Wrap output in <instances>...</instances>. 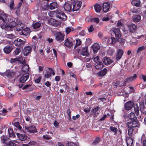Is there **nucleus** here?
<instances>
[{
    "instance_id": "obj_58",
    "label": "nucleus",
    "mask_w": 146,
    "mask_h": 146,
    "mask_svg": "<svg viewBox=\"0 0 146 146\" xmlns=\"http://www.w3.org/2000/svg\"><path fill=\"white\" fill-rule=\"evenodd\" d=\"M99 108L97 106L92 109V112L93 113H95L99 109Z\"/></svg>"
},
{
    "instance_id": "obj_14",
    "label": "nucleus",
    "mask_w": 146,
    "mask_h": 146,
    "mask_svg": "<svg viewBox=\"0 0 146 146\" xmlns=\"http://www.w3.org/2000/svg\"><path fill=\"white\" fill-rule=\"evenodd\" d=\"M24 26H23L22 29L21 31H22L20 34L27 38L29 36L30 33V30L29 28H26L24 29Z\"/></svg>"
},
{
    "instance_id": "obj_40",
    "label": "nucleus",
    "mask_w": 146,
    "mask_h": 146,
    "mask_svg": "<svg viewBox=\"0 0 146 146\" xmlns=\"http://www.w3.org/2000/svg\"><path fill=\"white\" fill-rule=\"evenodd\" d=\"M134 111L135 112L136 115L138 116L139 114V107L137 104L134 105Z\"/></svg>"
},
{
    "instance_id": "obj_16",
    "label": "nucleus",
    "mask_w": 146,
    "mask_h": 146,
    "mask_svg": "<svg viewBox=\"0 0 146 146\" xmlns=\"http://www.w3.org/2000/svg\"><path fill=\"white\" fill-rule=\"evenodd\" d=\"M88 47L86 46L82 48L80 52V54L83 56H88L89 54L88 52Z\"/></svg>"
},
{
    "instance_id": "obj_27",
    "label": "nucleus",
    "mask_w": 146,
    "mask_h": 146,
    "mask_svg": "<svg viewBox=\"0 0 146 146\" xmlns=\"http://www.w3.org/2000/svg\"><path fill=\"white\" fill-rule=\"evenodd\" d=\"M17 135L19 139L21 141H24L28 138V137L25 134H22L19 133H17Z\"/></svg>"
},
{
    "instance_id": "obj_56",
    "label": "nucleus",
    "mask_w": 146,
    "mask_h": 146,
    "mask_svg": "<svg viewBox=\"0 0 146 146\" xmlns=\"http://www.w3.org/2000/svg\"><path fill=\"white\" fill-rule=\"evenodd\" d=\"M92 21H93L96 23L98 24L100 21V20L99 18L95 17L92 19Z\"/></svg>"
},
{
    "instance_id": "obj_22",
    "label": "nucleus",
    "mask_w": 146,
    "mask_h": 146,
    "mask_svg": "<svg viewBox=\"0 0 146 146\" xmlns=\"http://www.w3.org/2000/svg\"><path fill=\"white\" fill-rule=\"evenodd\" d=\"M102 7L104 12L106 13L108 11L110 8V3L108 2L104 3Z\"/></svg>"
},
{
    "instance_id": "obj_4",
    "label": "nucleus",
    "mask_w": 146,
    "mask_h": 146,
    "mask_svg": "<svg viewBox=\"0 0 146 146\" xmlns=\"http://www.w3.org/2000/svg\"><path fill=\"white\" fill-rule=\"evenodd\" d=\"M72 1V11L74 12L79 10L82 4L81 1H78L77 0H71Z\"/></svg>"
},
{
    "instance_id": "obj_55",
    "label": "nucleus",
    "mask_w": 146,
    "mask_h": 146,
    "mask_svg": "<svg viewBox=\"0 0 146 146\" xmlns=\"http://www.w3.org/2000/svg\"><path fill=\"white\" fill-rule=\"evenodd\" d=\"M6 145L7 146H16V144L12 141H9Z\"/></svg>"
},
{
    "instance_id": "obj_63",
    "label": "nucleus",
    "mask_w": 146,
    "mask_h": 146,
    "mask_svg": "<svg viewBox=\"0 0 146 146\" xmlns=\"http://www.w3.org/2000/svg\"><path fill=\"white\" fill-rule=\"evenodd\" d=\"M14 1L13 0H12L11 1L10 4L9 6L10 8L12 9H13L14 7Z\"/></svg>"
},
{
    "instance_id": "obj_45",
    "label": "nucleus",
    "mask_w": 146,
    "mask_h": 146,
    "mask_svg": "<svg viewBox=\"0 0 146 146\" xmlns=\"http://www.w3.org/2000/svg\"><path fill=\"white\" fill-rule=\"evenodd\" d=\"M127 146H132L133 140L132 138L128 139L126 141Z\"/></svg>"
},
{
    "instance_id": "obj_52",
    "label": "nucleus",
    "mask_w": 146,
    "mask_h": 146,
    "mask_svg": "<svg viewBox=\"0 0 146 146\" xmlns=\"http://www.w3.org/2000/svg\"><path fill=\"white\" fill-rule=\"evenodd\" d=\"M109 38H110L109 37H104L103 39V41L104 42H106L107 44L109 45L110 44L109 41Z\"/></svg>"
},
{
    "instance_id": "obj_24",
    "label": "nucleus",
    "mask_w": 146,
    "mask_h": 146,
    "mask_svg": "<svg viewBox=\"0 0 146 146\" xmlns=\"http://www.w3.org/2000/svg\"><path fill=\"white\" fill-rule=\"evenodd\" d=\"M12 124L16 127L15 129L23 131V129L22 127L20 125L18 121H13L12 122Z\"/></svg>"
},
{
    "instance_id": "obj_1",
    "label": "nucleus",
    "mask_w": 146,
    "mask_h": 146,
    "mask_svg": "<svg viewBox=\"0 0 146 146\" xmlns=\"http://www.w3.org/2000/svg\"><path fill=\"white\" fill-rule=\"evenodd\" d=\"M6 20L7 19H6ZM7 21L5 23V25H6L5 29L6 27L10 28V29L16 27V30L17 31H20L22 29V27L24 26V25L21 21L18 19H15V20L12 21L9 24L7 25Z\"/></svg>"
},
{
    "instance_id": "obj_11",
    "label": "nucleus",
    "mask_w": 146,
    "mask_h": 146,
    "mask_svg": "<svg viewBox=\"0 0 146 146\" xmlns=\"http://www.w3.org/2000/svg\"><path fill=\"white\" fill-rule=\"evenodd\" d=\"M25 130L30 133H34L37 132L36 127L34 125H31L29 127L25 126Z\"/></svg>"
},
{
    "instance_id": "obj_10",
    "label": "nucleus",
    "mask_w": 146,
    "mask_h": 146,
    "mask_svg": "<svg viewBox=\"0 0 146 146\" xmlns=\"http://www.w3.org/2000/svg\"><path fill=\"white\" fill-rule=\"evenodd\" d=\"M110 34L111 36L115 35L116 38H120L121 36V32L119 28L114 29L113 30L110 31Z\"/></svg>"
},
{
    "instance_id": "obj_30",
    "label": "nucleus",
    "mask_w": 146,
    "mask_h": 146,
    "mask_svg": "<svg viewBox=\"0 0 146 146\" xmlns=\"http://www.w3.org/2000/svg\"><path fill=\"white\" fill-rule=\"evenodd\" d=\"M12 46H7L5 47L3 49L4 52L6 54H9L13 49Z\"/></svg>"
},
{
    "instance_id": "obj_59",
    "label": "nucleus",
    "mask_w": 146,
    "mask_h": 146,
    "mask_svg": "<svg viewBox=\"0 0 146 146\" xmlns=\"http://www.w3.org/2000/svg\"><path fill=\"white\" fill-rule=\"evenodd\" d=\"M7 37L9 38L12 39L14 38L15 37V36L12 34H10L7 35Z\"/></svg>"
},
{
    "instance_id": "obj_47",
    "label": "nucleus",
    "mask_w": 146,
    "mask_h": 146,
    "mask_svg": "<svg viewBox=\"0 0 146 146\" xmlns=\"http://www.w3.org/2000/svg\"><path fill=\"white\" fill-rule=\"evenodd\" d=\"M74 29L72 27H68L66 29V32L67 34H68L70 32L73 31Z\"/></svg>"
},
{
    "instance_id": "obj_5",
    "label": "nucleus",
    "mask_w": 146,
    "mask_h": 146,
    "mask_svg": "<svg viewBox=\"0 0 146 146\" xmlns=\"http://www.w3.org/2000/svg\"><path fill=\"white\" fill-rule=\"evenodd\" d=\"M56 17L62 20H65L67 19V16L64 13L60 10H57L55 11Z\"/></svg>"
},
{
    "instance_id": "obj_53",
    "label": "nucleus",
    "mask_w": 146,
    "mask_h": 146,
    "mask_svg": "<svg viewBox=\"0 0 146 146\" xmlns=\"http://www.w3.org/2000/svg\"><path fill=\"white\" fill-rule=\"evenodd\" d=\"M120 82L119 81H117L116 82L114 83L113 86L114 88H117V87H121V85L120 84Z\"/></svg>"
},
{
    "instance_id": "obj_64",
    "label": "nucleus",
    "mask_w": 146,
    "mask_h": 146,
    "mask_svg": "<svg viewBox=\"0 0 146 146\" xmlns=\"http://www.w3.org/2000/svg\"><path fill=\"white\" fill-rule=\"evenodd\" d=\"M41 78H42L41 76H40L37 79L35 80V82L36 83H39L40 82Z\"/></svg>"
},
{
    "instance_id": "obj_57",
    "label": "nucleus",
    "mask_w": 146,
    "mask_h": 146,
    "mask_svg": "<svg viewBox=\"0 0 146 146\" xmlns=\"http://www.w3.org/2000/svg\"><path fill=\"white\" fill-rule=\"evenodd\" d=\"M110 131L108 130H104V135L105 137H108L110 135Z\"/></svg>"
},
{
    "instance_id": "obj_50",
    "label": "nucleus",
    "mask_w": 146,
    "mask_h": 146,
    "mask_svg": "<svg viewBox=\"0 0 146 146\" xmlns=\"http://www.w3.org/2000/svg\"><path fill=\"white\" fill-rule=\"evenodd\" d=\"M76 43L74 47V48H75L76 47L81 45L82 43V42L80 39H76Z\"/></svg>"
},
{
    "instance_id": "obj_17",
    "label": "nucleus",
    "mask_w": 146,
    "mask_h": 146,
    "mask_svg": "<svg viewBox=\"0 0 146 146\" xmlns=\"http://www.w3.org/2000/svg\"><path fill=\"white\" fill-rule=\"evenodd\" d=\"M72 2L71 3V4L68 3H66L64 7L65 11L70 12L72 11Z\"/></svg>"
},
{
    "instance_id": "obj_35",
    "label": "nucleus",
    "mask_w": 146,
    "mask_h": 146,
    "mask_svg": "<svg viewBox=\"0 0 146 146\" xmlns=\"http://www.w3.org/2000/svg\"><path fill=\"white\" fill-rule=\"evenodd\" d=\"M94 8L97 13L100 12L102 9L101 6L98 3H96L94 5Z\"/></svg>"
},
{
    "instance_id": "obj_18",
    "label": "nucleus",
    "mask_w": 146,
    "mask_h": 146,
    "mask_svg": "<svg viewBox=\"0 0 146 146\" xmlns=\"http://www.w3.org/2000/svg\"><path fill=\"white\" fill-rule=\"evenodd\" d=\"M134 103L131 101H128L125 104V109L127 110H129L131 109L133 106H134Z\"/></svg>"
},
{
    "instance_id": "obj_29",
    "label": "nucleus",
    "mask_w": 146,
    "mask_h": 146,
    "mask_svg": "<svg viewBox=\"0 0 146 146\" xmlns=\"http://www.w3.org/2000/svg\"><path fill=\"white\" fill-rule=\"evenodd\" d=\"M137 76L136 74H134L132 76L128 77L125 79L126 80V82H127V83H129L135 80L137 78Z\"/></svg>"
},
{
    "instance_id": "obj_23",
    "label": "nucleus",
    "mask_w": 146,
    "mask_h": 146,
    "mask_svg": "<svg viewBox=\"0 0 146 146\" xmlns=\"http://www.w3.org/2000/svg\"><path fill=\"white\" fill-rule=\"evenodd\" d=\"M139 105L141 113L144 115H146V107L144 106V103L141 102Z\"/></svg>"
},
{
    "instance_id": "obj_15",
    "label": "nucleus",
    "mask_w": 146,
    "mask_h": 146,
    "mask_svg": "<svg viewBox=\"0 0 146 146\" xmlns=\"http://www.w3.org/2000/svg\"><path fill=\"white\" fill-rule=\"evenodd\" d=\"M29 77V74L26 73L23 74L20 78L19 80V82L25 83Z\"/></svg>"
},
{
    "instance_id": "obj_12",
    "label": "nucleus",
    "mask_w": 146,
    "mask_h": 146,
    "mask_svg": "<svg viewBox=\"0 0 146 146\" xmlns=\"http://www.w3.org/2000/svg\"><path fill=\"white\" fill-rule=\"evenodd\" d=\"M52 74L53 76L55 74V73L54 70L51 68H48V70H47L46 73L44 75V77L47 79L49 78L51 75Z\"/></svg>"
},
{
    "instance_id": "obj_19",
    "label": "nucleus",
    "mask_w": 146,
    "mask_h": 146,
    "mask_svg": "<svg viewBox=\"0 0 146 146\" xmlns=\"http://www.w3.org/2000/svg\"><path fill=\"white\" fill-rule=\"evenodd\" d=\"M1 142L4 145H6L9 142V138L6 135H3L1 137Z\"/></svg>"
},
{
    "instance_id": "obj_62",
    "label": "nucleus",
    "mask_w": 146,
    "mask_h": 146,
    "mask_svg": "<svg viewBox=\"0 0 146 146\" xmlns=\"http://www.w3.org/2000/svg\"><path fill=\"white\" fill-rule=\"evenodd\" d=\"M86 34V33L85 31L82 30L79 33L80 35L82 36H84Z\"/></svg>"
},
{
    "instance_id": "obj_41",
    "label": "nucleus",
    "mask_w": 146,
    "mask_h": 146,
    "mask_svg": "<svg viewBox=\"0 0 146 146\" xmlns=\"http://www.w3.org/2000/svg\"><path fill=\"white\" fill-rule=\"evenodd\" d=\"M100 138L98 137H96L92 143V145L93 146L96 145L100 142Z\"/></svg>"
},
{
    "instance_id": "obj_31",
    "label": "nucleus",
    "mask_w": 146,
    "mask_h": 146,
    "mask_svg": "<svg viewBox=\"0 0 146 146\" xmlns=\"http://www.w3.org/2000/svg\"><path fill=\"white\" fill-rule=\"evenodd\" d=\"M130 11L132 13L136 14H141V13L140 9L139 8L134 7L133 8L130 9Z\"/></svg>"
},
{
    "instance_id": "obj_32",
    "label": "nucleus",
    "mask_w": 146,
    "mask_h": 146,
    "mask_svg": "<svg viewBox=\"0 0 146 146\" xmlns=\"http://www.w3.org/2000/svg\"><path fill=\"white\" fill-rule=\"evenodd\" d=\"M93 52L94 53L97 52L98 50L100 49V46L98 44L95 43L92 46Z\"/></svg>"
},
{
    "instance_id": "obj_42",
    "label": "nucleus",
    "mask_w": 146,
    "mask_h": 146,
    "mask_svg": "<svg viewBox=\"0 0 146 146\" xmlns=\"http://www.w3.org/2000/svg\"><path fill=\"white\" fill-rule=\"evenodd\" d=\"M110 59L106 56L104 57L103 59V62L105 65H108L110 64Z\"/></svg>"
},
{
    "instance_id": "obj_7",
    "label": "nucleus",
    "mask_w": 146,
    "mask_h": 146,
    "mask_svg": "<svg viewBox=\"0 0 146 146\" xmlns=\"http://www.w3.org/2000/svg\"><path fill=\"white\" fill-rule=\"evenodd\" d=\"M0 75L3 76H7L10 78L15 76V73L12 70H7L4 72L0 73Z\"/></svg>"
},
{
    "instance_id": "obj_44",
    "label": "nucleus",
    "mask_w": 146,
    "mask_h": 146,
    "mask_svg": "<svg viewBox=\"0 0 146 146\" xmlns=\"http://www.w3.org/2000/svg\"><path fill=\"white\" fill-rule=\"evenodd\" d=\"M111 41L110 43V44L113 45L115 44L117 42H118L119 40L118 38H115L113 37L111 38Z\"/></svg>"
},
{
    "instance_id": "obj_38",
    "label": "nucleus",
    "mask_w": 146,
    "mask_h": 146,
    "mask_svg": "<svg viewBox=\"0 0 146 146\" xmlns=\"http://www.w3.org/2000/svg\"><path fill=\"white\" fill-rule=\"evenodd\" d=\"M8 132L9 135L10 137L14 138L15 137V135L14 134L13 130L12 129L10 128L8 129Z\"/></svg>"
},
{
    "instance_id": "obj_6",
    "label": "nucleus",
    "mask_w": 146,
    "mask_h": 146,
    "mask_svg": "<svg viewBox=\"0 0 146 146\" xmlns=\"http://www.w3.org/2000/svg\"><path fill=\"white\" fill-rule=\"evenodd\" d=\"M54 35L55 36V40L58 42H61L64 40L65 35H63L61 32L54 33Z\"/></svg>"
},
{
    "instance_id": "obj_39",
    "label": "nucleus",
    "mask_w": 146,
    "mask_h": 146,
    "mask_svg": "<svg viewBox=\"0 0 146 146\" xmlns=\"http://www.w3.org/2000/svg\"><path fill=\"white\" fill-rule=\"evenodd\" d=\"M41 25V23L39 22H36L33 25V27L35 29L39 28Z\"/></svg>"
},
{
    "instance_id": "obj_26",
    "label": "nucleus",
    "mask_w": 146,
    "mask_h": 146,
    "mask_svg": "<svg viewBox=\"0 0 146 146\" xmlns=\"http://www.w3.org/2000/svg\"><path fill=\"white\" fill-rule=\"evenodd\" d=\"M127 117L128 119L131 121L136 120L137 119L134 113L133 112H131L129 114L127 115Z\"/></svg>"
},
{
    "instance_id": "obj_2",
    "label": "nucleus",
    "mask_w": 146,
    "mask_h": 146,
    "mask_svg": "<svg viewBox=\"0 0 146 146\" xmlns=\"http://www.w3.org/2000/svg\"><path fill=\"white\" fill-rule=\"evenodd\" d=\"M128 122L127 123V125L128 127V134L130 137L132 136L133 131L135 128L139 127V124L137 120Z\"/></svg>"
},
{
    "instance_id": "obj_37",
    "label": "nucleus",
    "mask_w": 146,
    "mask_h": 146,
    "mask_svg": "<svg viewBox=\"0 0 146 146\" xmlns=\"http://www.w3.org/2000/svg\"><path fill=\"white\" fill-rule=\"evenodd\" d=\"M107 72V70L106 68H104L98 73L99 76H104Z\"/></svg>"
},
{
    "instance_id": "obj_25",
    "label": "nucleus",
    "mask_w": 146,
    "mask_h": 146,
    "mask_svg": "<svg viewBox=\"0 0 146 146\" xmlns=\"http://www.w3.org/2000/svg\"><path fill=\"white\" fill-rule=\"evenodd\" d=\"M123 53V51L120 49H119L117 52V54L116 55V58L117 60L120 59Z\"/></svg>"
},
{
    "instance_id": "obj_9",
    "label": "nucleus",
    "mask_w": 146,
    "mask_h": 146,
    "mask_svg": "<svg viewBox=\"0 0 146 146\" xmlns=\"http://www.w3.org/2000/svg\"><path fill=\"white\" fill-rule=\"evenodd\" d=\"M73 41L74 40L72 38L70 37H68L66 38L65 40L64 44L67 47L71 48L73 46Z\"/></svg>"
},
{
    "instance_id": "obj_54",
    "label": "nucleus",
    "mask_w": 146,
    "mask_h": 146,
    "mask_svg": "<svg viewBox=\"0 0 146 146\" xmlns=\"http://www.w3.org/2000/svg\"><path fill=\"white\" fill-rule=\"evenodd\" d=\"M146 47L144 46H143L140 47L137 49V52H139L141 51H142Z\"/></svg>"
},
{
    "instance_id": "obj_28",
    "label": "nucleus",
    "mask_w": 146,
    "mask_h": 146,
    "mask_svg": "<svg viewBox=\"0 0 146 146\" xmlns=\"http://www.w3.org/2000/svg\"><path fill=\"white\" fill-rule=\"evenodd\" d=\"M49 5V9L51 10L54 9L58 7V4L56 2L51 3Z\"/></svg>"
},
{
    "instance_id": "obj_8",
    "label": "nucleus",
    "mask_w": 146,
    "mask_h": 146,
    "mask_svg": "<svg viewBox=\"0 0 146 146\" xmlns=\"http://www.w3.org/2000/svg\"><path fill=\"white\" fill-rule=\"evenodd\" d=\"M25 43V40L19 38H17L13 42V44L17 47L23 46Z\"/></svg>"
},
{
    "instance_id": "obj_33",
    "label": "nucleus",
    "mask_w": 146,
    "mask_h": 146,
    "mask_svg": "<svg viewBox=\"0 0 146 146\" xmlns=\"http://www.w3.org/2000/svg\"><path fill=\"white\" fill-rule=\"evenodd\" d=\"M140 0H132L131 2V4L136 7H139L140 6Z\"/></svg>"
},
{
    "instance_id": "obj_46",
    "label": "nucleus",
    "mask_w": 146,
    "mask_h": 146,
    "mask_svg": "<svg viewBox=\"0 0 146 146\" xmlns=\"http://www.w3.org/2000/svg\"><path fill=\"white\" fill-rule=\"evenodd\" d=\"M110 130L113 132L114 134L116 135L117 134V128L112 126H110Z\"/></svg>"
},
{
    "instance_id": "obj_3",
    "label": "nucleus",
    "mask_w": 146,
    "mask_h": 146,
    "mask_svg": "<svg viewBox=\"0 0 146 146\" xmlns=\"http://www.w3.org/2000/svg\"><path fill=\"white\" fill-rule=\"evenodd\" d=\"M7 17L6 15L5 14L3 11L0 9V21L1 22L0 23V25L1 27L3 29H5L6 27L5 24L7 21Z\"/></svg>"
},
{
    "instance_id": "obj_43",
    "label": "nucleus",
    "mask_w": 146,
    "mask_h": 146,
    "mask_svg": "<svg viewBox=\"0 0 146 146\" xmlns=\"http://www.w3.org/2000/svg\"><path fill=\"white\" fill-rule=\"evenodd\" d=\"M104 66V65L102 62H100L97 65L95 66L96 69L100 70Z\"/></svg>"
},
{
    "instance_id": "obj_61",
    "label": "nucleus",
    "mask_w": 146,
    "mask_h": 146,
    "mask_svg": "<svg viewBox=\"0 0 146 146\" xmlns=\"http://www.w3.org/2000/svg\"><path fill=\"white\" fill-rule=\"evenodd\" d=\"M118 42H119L121 44H123L125 43V39L123 38L119 39Z\"/></svg>"
},
{
    "instance_id": "obj_48",
    "label": "nucleus",
    "mask_w": 146,
    "mask_h": 146,
    "mask_svg": "<svg viewBox=\"0 0 146 146\" xmlns=\"http://www.w3.org/2000/svg\"><path fill=\"white\" fill-rule=\"evenodd\" d=\"M21 51L20 48H17L13 52V54L15 56L17 55L21 52Z\"/></svg>"
},
{
    "instance_id": "obj_49",
    "label": "nucleus",
    "mask_w": 146,
    "mask_h": 146,
    "mask_svg": "<svg viewBox=\"0 0 146 146\" xmlns=\"http://www.w3.org/2000/svg\"><path fill=\"white\" fill-rule=\"evenodd\" d=\"M49 9V7L48 3L46 5L42 7V10L44 11L48 10Z\"/></svg>"
},
{
    "instance_id": "obj_13",
    "label": "nucleus",
    "mask_w": 146,
    "mask_h": 146,
    "mask_svg": "<svg viewBox=\"0 0 146 146\" xmlns=\"http://www.w3.org/2000/svg\"><path fill=\"white\" fill-rule=\"evenodd\" d=\"M48 22L49 25L54 27H58L60 25L59 21L52 18L49 19Z\"/></svg>"
},
{
    "instance_id": "obj_51",
    "label": "nucleus",
    "mask_w": 146,
    "mask_h": 146,
    "mask_svg": "<svg viewBox=\"0 0 146 146\" xmlns=\"http://www.w3.org/2000/svg\"><path fill=\"white\" fill-rule=\"evenodd\" d=\"M42 137L43 139L45 140L51 139L52 138V137L50 136L47 135H43L42 136Z\"/></svg>"
},
{
    "instance_id": "obj_21",
    "label": "nucleus",
    "mask_w": 146,
    "mask_h": 146,
    "mask_svg": "<svg viewBox=\"0 0 146 146\" xmlns=\"http://www.w3.org/2000/svg\"><path fill=\"white\" fill-rule=\"evenodd\" d=\"M127 26L129 31L131 33H133L135 32L136 30L137 26L134 24H131L130 25H127Z\"/></svg>"
},
{
    "instance_id": "obj_60",
    "label": "nucleus",
    "mask_w": 146,
    "mask_h": 146,
    "mask_svg": "<svg viewBox=\"0 0 146 146\" xmlns=\"http://www.w3.org/2000/svg\"><path fill=\"white\" fill-rule=\"evenodd\" d=\"M94 30V29L93 28V26L91 25L90 27L88 29V30L89 32H91L93 31Z\"/></svg>"
},
{
    "instance_id": "obj_36",
    "label": "nucleus",
    "mask_w": 146,
    "mask_h": 146,
    "mask_svg": "<svg viewBox=\"0 0 146 146\" xmlns=\"http://www.w3.org/2000/svg\"><path fill=\"white\" fill-rule=\"evenodd\" d=\"M141 17L139 15H134L132 17V19L133 21L137 22L141 19Z\"/></svg>"
},
{
    "instance_id": "obj_20",
    "label": "nucleus",
    "mask_w": 146,
    "mask_h": 146,
    "mask_svg": "<svg viewBox=\"0 0 146 146\" xmlns=\"http://www.w3.org/2000/svg\"><path fill=\"white\" fill-rule=\"evenodd\" d=\"M32 50L31 47L29 46L25 47L23 50V54L24 56H28Z\"/></svg>"
},
{
    "instance_id": "obj_34",
    "label": "nucleus",
    "mask_w": 146,
    "mask_h": 146,
    "mask_svg": "<svg viewBox=\"0 0 146 146\" xmlns=\"http://www.w3.org/2000/svg\"><path fill=\"white\" fill-rule=\"evenodd\" d=\"M141 141L142 146H146V137L145 134L143 133L141 136Z\"/></svg>"
}]
</instances>
